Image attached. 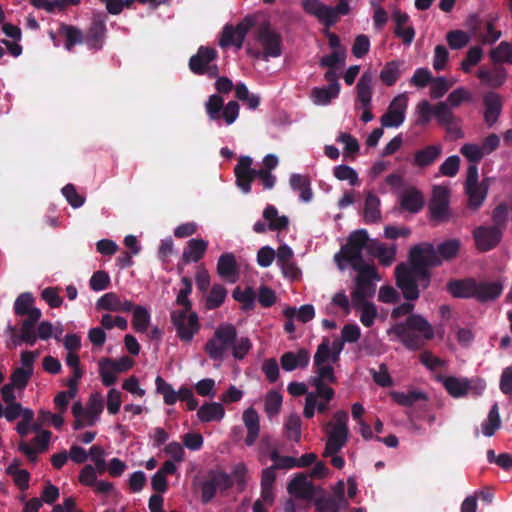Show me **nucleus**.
<instances>
[{
    "label": "nucleus",
    "instance_id": "1",
    "mask_svg": "<svg viewBox=\"0 0 512 512\" xmlns=\"http://www.w3.org/2000/svg\"><path fill=\"white\" fill-rule=\"evenodd\" d=\"M441 264L436 248L431 243H421L411 248L409 264L401 263L395 268L397 286L407 300L419 298L420 290L430 284L428 267Z\"/></svg>",
    "mask_w": 512,
    "mask_h": 512
},
{
    "label": "nucleus",
    "instance_id": "2",
    "mask_svg": "<svg viewBox=\"0 0 512 512\" xmlns=\"http://www.w3.org/2000/svg\"><path fill=\"white\" fill-rule=\"evenodd\" d=\"M251 340L246 337H237V330L233 324L222 323L214 331L213 336L204 346L209 358L220 366L231 352L232 357L243 360L252 349Z\"/></svg>",
    "mask_w": 512,
    "mask_h": 512
},
{
    "label": "nucleus",
    "instance_id": "3",
    "mask_svg": "<svg viewBox=\"0 0 512 512\" xmlns=\"http://www.w3.org/2000/svg\"><path fill=\"white\" fill-rule=\"evenodd\" d=\"M387 333L410 350L420 349L426 340L434 337L432 325L419 314H412L405 322L392 325Z\"/></svg>",
    "mask_w": 512,
    "mask_h": 512
},
{
    "label": "nucleus",
    "instance_id": "4",
    "mask_svg": "<svg viewBox=\"0 0 512 512\" xmlns=\"http://www.w3.org/2000/svg\"><path fill=\"white\" fill-rule=\"evenodd\" d=\"M253 159L250 156H241L238 164L234 168L236 185L245 194L251 191V183L255 178L262 181L265 189H272L276 182V177L264 169L252 168Z\"/></svg>",
    "mask_w": 512,
    "mask_h": 512
},
{
    "label": "nucleus",
    "instance_id": "5",
    "mask_svg": "<svg viewBox=\"0 0 512 512\" xmlns=\"http://www.w3.org/2000/svg\"><path fill=\"white\" fill-rule=\"evenodd\" d=\"M371 240L368 237V233L364 229L353 232L348 239L346 245L335 254L334 260L340 269H343L341 259H345L352 268H360V266H368L362 257V252L366 248L369 251V244Z\"/></svg>",
    "mask_w": 512,
    "mask_h": 512
},
{
    "label": "nucleus",
    "instance_id": "6",
    "mask_svg": "<svg viewBox=\"0 0 512 512\" xmlns=\"http://www.w3.org/2000/svg\"><path fill=\"white\" fill-rule=\"evenodd\" d=\"M204 107L209 120L219 127L230 126L239 117V104L236 101L224 104V99L219 94L210 95Z\"/></svg>",
    "mask_w": 512,
    "mask_h": 512
},
{
    "label": "nucleus",
    "instance_id": "7",
    "mask_svg": "<svg viewBox=\"0 0 512 512\" xmlns=\"http://www.w3.org/2000/svg\"><path fill=\"white\" fill-rule=\"evenodd\" d=\"M353 269L358 272V275L355 279V289L351 293L352 307H358L369 303L367 300L375 294L374 282L380 281L381 277L374 265Z\"/></svg>",
    "mask_w": 512,
    "mask_h": 512
},
{
    "label": "nucleus",
    "instance_id": "8",
    "mask_svg": "<svg viewBox=\"0 0 512 512\" xmlns=\"http://www.w3.org/2000/svg\"><path fill=\"white\" fill-rule=\"evenodd\" d=\"M446 389V391L454 398H461L468 394L479 396L486 388L484 380L475 378L455 377V376H442L436 377Z\"/></svg>",
    "mask_w": 512,
    "mask_h": 512
},
{
    "label": "nucleus",
    "instance_id": "9",
    "mask_svg": "<svg viewBox=\"0 0 512 512\" xmlns=\"http://www.w3.org/2000/svg\"><path fill=\"white\" fill-rule=\"evenodd\" d=\"M171 322L177 337L189 343L200 329L198 315L191 309L175 308L171 311Z\"/></svg>",
    "mask_w": 512,
    "mask_h": 512
},
{
    "label": "nucleus",
    "instance_id": "10",
    "mask_svg": "<svg viewBox=\"0 0 512 512\" xmlns=\"http://www.w3.org/2000/svg\"><path fill=\"white\" fill-rule=\"evenodd\" d=\"M256 39L263 48V52H255L253 55L264 60L270 57L276 58L282 54L281 36L270 27L269 24H262L257 31Z\"/></svg>",
    "mask_w": 512,
    "mask_h": 512
},
{
    "label": "nucleus",
    "instance_id": "11",
    "mask_svg": "<svg viewBox=\"0 0 512 512\" xmlns=\"http://www.w3.org/2000/svg\"><path fill=\"white\" fill-rule=\"evenodd\" d=\"M217 51L210 47L201 46L189 60L190 70L198 75L216 77L219 73L216 64Z\"/></svg>",
    "mask_w": 512,
    "mask_h": 512
},
{
    "label": "nucleus",
    "instance_id": "12",
    "mask_svg": "<svg viewBox=\"0 0 512 512\" xmlns=\"http://www.w3.org/2000/svg\"><path fill=\"white\" fill-rule=\"evenodd\" d=\"M254 25L255 18L253 16L245 17L236 26L226 25L223 28L219 45L222 48L234 46L237 50L241 49L247 33Z\"/></svg>",
    "mask_w": 512,
    "mask_h": 512
},
{
    "label": "nucleus",
    "instance_id": "13",
    "mask_svg": "<svg viewBox=\"0 0 512 512\" xmlns=\"http://www.w3.org/2000/svg\"><path fill=\"white\" fill-rule=\"evenodd\" d=\"M478 167L469 165L465 181V191L468 196V204L471 208H479L486 199L488 185L478 180Z\"/></svg>",
    "mask_w": 512,
    "mask_h": 512
},
{
    "label": "nucleus",
    "instance_id": "14",
    "mask_svg": "<svg viewBox=\"0 0 512 512\" xmlns=\"http://www.w3.org/2000/svg\"><path fill=\"white\" fill-rule=\"evenodd\" d=\"M408 108L407 93H400L390 102L387 111L381 116L380 122L384 128H398L406 118Z\"/></svg>",
    "mask_w": 512,
    "mask_h": 512
},
{
    "label": "nucleus",
    "instance_id": "15",
    "mask_svg": "<svg viewBox=\"0 0 512 512\" xmlns=\"http://www.w3.org/2000/svg\"><path fill=\"white\" fill-rule=\"evenodd\" d=\"M334 389L314 388L307 393L303 409L304 417L310 419L315 413H324L329 409V403L334 398Z\"/></svg>",
    "mask_w": 512,
    "mask_h": 512
},
{
    "label": "nucleus",
    "instance_id": "16",
    "mask_svg": "<svg viewBox=\"0 0 512 512\" xmlns=\"http://www.w3.org/2000/svg\"><path fill=\"white\" fill-rule=\"evenodd\" d=\"M450 190L445 186H435L429 209L434 220L443 221L449 216Z\"/></svg>",
    "mask_w": 512,
    "mask_h": 512
},
{
    "label": "nucleus",
    "instance_id": "17",
    "mask_svg": "<svg viewBox=\"0 0 512 512\" xmlns=\"http://www.w3.org/2000/svg\"><path fill=\"white\" fill-rule=\"evenodd\" d=\"M342 350V341H333V343H330L328 339H323L318 345L314 355V366L335 364L339 360Z\"/></svg>",
    "mask_w": 512,
    "mask_h": 512
},
{
    "label": "nucleus",
    "instance_id": "18",
    "mask_svg": "<svg viewBox=\"0 0 512 512\" xmlns=\"http://www.w3.org/2000/svg\"><path fill=\"white\" fill-rule=\"evenodd\" d=\"M42 312L40 309H34L31 315L22 321L19 334L15 335L12 339L14 345H20L22 342L33 346L37 341L35 332V324L41 318Z\"/></svg>",
    "mask_w": 512,
    "mask_h": 512
},
{
    "label": "nucleus",
    "instance_id": "19",
    "mask_svg": "<svg viewBox=\"0 0 512 512\" xmlns=\"http://www.w3.org/2000/svg\"><path fill=\"white\" fill-rule=\"evenodd\" d=\"M473 234L476 246L481 251L491 250L502 238V232L497 226H480Z\"/></svg>",
    "mask_w": 512,
    "mask_h": 512
},
{
    "label": "nucleus",
    "instance_id": "20",
    "mask_svg": "<svg viewBox=\"0 0 512 512\" xmlns=\"http://www.w3.org/2000/svg\"><path fill=\"white\" fill-rule=\"evenodd\" d=\"M303 10L318 19L322 24L330 27L333 25L332 6L326 5L320 0H302Z\"/></svg>",
    "mask_w": 512,
    "mask_h": 512
},
{
    "label": "nucleus",
    "instance_id": "21",
    "mask_svg": "<svg viewBox=\"0 0 512 512\" xmlns=\"http://www.w3.org/2000/svg\"><path fill=\"white\" fill-rule=\"evenodd\" d=\"M395 22V35L400 38L405 45H410L415 38V30L409 24V15L399 9H395L392 13Z\"/></svg>",
    "mask_w": 512,
    "mask_h": 512
},
{
    "label": "nucleus",
    "instance_id": "22",
    "mask_svg": "<svg viewBox=\"0 0 512 512\" xmlns=\"http://www.w3.org/2000/svg\"><path fill=\"white\" fill-rule=\"evenodd\" d=\"M133 306V302L122 299L114 292L104 294L96 302L97 309L113 312H129L132 310Z\"/></svg>",
    "mask_w": 512,
    "mask_h": 512
},
{
    "label": "nucleus",
    "instance_id": "23",
    "mask_svg": "<svg viewBox=\"0 0 512 512\" xmlns=\"http://www.w3.org/2000/svg\"><path fill=\"white\" fill-rule=\"evenodd\" d=\"M106 36L105 20L95 17L87 32L84 42L89 49L99 50L102 48Z\"/></svg>",
    "mask_w": 512,
    "mask_h": 512
},
{
    "label": "nucleus",
    "instance_id": "24",
    "mask_svg": "<svg viewBox=\"0 0 512 512\" xmlns=\"http://www.w3.org/2000/svg\"><path fill=\"white\" fill-rule=\"evenodd\" d=\"M242 420L247 430L245 443L247 446H252L255 444L260 434L259 415L253 407H249L243 412Z\"/></svg>",
    "mask_w": 512,
    "mask_h": 512
},
{
    "label": "nucleus",
    "instance_id": "25",
    "mask_svg": "<svg viewBox=\"0 0 512 512\" xmlns=\"http://www.w3.org/2000/svg\"><path fill=\"white\" fill-rule=\"evenodd\" d=\"M315 367V375L309 380L313 388L332 389L328 384L336 383L333 364H322Z\"/></svg>",
    "mask_w": 512,
    "mask_h": 512
},
{
    "label": "nucleus",
    "instance_id": "26",
    "mask_svg": "<svg viewBox=\"0 0 512 512\" xmlns=\"http://www.w3.org/2000/svg\"><path fill=\"white\" fill-rule=\"evenodd\" d=\"M310 360L309 352L306 349H299L296 352H286L281 356V366L285 371H293L297 368H305Z\"/></svg>",
    "mask_w": 512,
    "mask_h": 512
},
{
    "label": "nucleus",
    "instance_id": "27",
    "mask_svg": "<svg viewBox=\"0 0 512 512\" xmlns=\"http://www.w3.org/2000/svg\"><path fill=\"white\" fill-rule=\"evenodd\" d=\"M208 242L204 239L193 238L187 242L182 253L183 264L198 262L205 254Z\"/></svg>",
    "mask_w": 512,
    "mask_h": 512
},
{
    "label": "nucleus",
    "instance_id": "28",
    "mask_svg": "<svg viewBox=\"0 0 512 512\" xmlns=\"http://www.w3.org/2000/svg\"><path fill=\"white\" fill-rule=\"evenodd\" d=\"M442 154V146L434 144L424 147L415 152L413 157V165L425 168L432 165Z\"/></svg>",
    "mask_w": 512,
    "mask_h": 512
},
{
    "label": "nucleus",
    "instance_id": "29",
    "mask_svg": "<svg viewBox=\"0 0 512 512\" xmlns=\"http://www.w3.org/2000/svg\"><path fill=\"white\" fill-rule=\"evenodd\" d=\"M290 187L293 191L299 194V198L302 202L308 203L313 198V192L311 189V182L308 176L293 173L289 179Z\"/></svg>",
    "mask_w": 512,
    "mask_h": 512
},
{
    "label": "nucleus",
    "instance_id": "30",
    "mask_svg": "<svg viewBox=\"0 0 512 512\" xmlns=\"http://www.w3.org/2000/svg\"><path fill=\"white\" fill-rule=\"evenodd\" d=\"M369 253L375 256L383 266H390L396 256V246H387L378 240H371Z\"/></svg>",
    "mask_w": 512,
    "mask_h": 512
},
{
    "label": "nucleus",
    "instance_id": "31",
    "mask_svg": "<svg viewBox=\"0 0 512 512\" xmlns=\"http://www.w3.org/2000/svg\"><path fill=\"white\" fill-rule=\"evenodd\" d=\"M503 286L499 282H475L474 297L481 302L495 300L502 293Z\"/></svg>",
    "mask_w": 512,
    "mask_h": 512
},
{
    "label": "nucleus",
    "instance_id": "32",
    "mask_svg": "<svg viewBox=\"0 0 512 512\" xmlns=\"http://www.w3.org/2000/svg\"><path fill=\"white\" fill-rule=\"evenodd\" d=\"M225 416V409L221 403L210 402L201 405L197 410L200 422H219Z\"/></svg>",
    "mask_w": 512,
    "mask_h": 512
},
{
    "label": "nucleus",
    "instance_id": "33",
    "mask_svg": "<svg viewBox=\"0 0 512 512\" xmlns=\"http://www.w3.org/2000/svg\"><path fill=\"white\" fill-rule=\"evenodd\" d=\"M340 85H327L324 87H314L311 90L312 102L317 106H327L331 101L338 97Z\"/></svg>",
    "mask_w": 512,
    "mask_h": 512
},
{
    "label": "nucleus",
    "instance_id": "34",
    "mask_svg": "<svg viewBox=\"0 0 512 512\" xmlns=\"http://www.w3.org/2000/svg\"><path fill=\"white\" fill-rule=\"evenodd\" d=\"M218 274L231 283H235L238 279L236 268V260L232 253L222 254L217 263Z\"/></svg>",
    "mask_w": 512,
    "mask_h": 512
},
{
    "label": "nucleus",
    "instance_id": "35",
    "mask_svg": "<svg viewBox=\"0 0 512 512\" xmlns=\"http://www.w3.org/2000/svg\"><path fill=\"white\" fill-rule=\"evenodd\" d=\"M288 491L291 495L301 499H310L314 495L313 485L304 475L292 479L288 485Z\"/></svg>",
    "mask_w": 512,
    "mask_h": 512
},
{
    "label": "nucleus",
    "instance_id": "36",
    "mask_svg": "<svg viewBox=\"0 0 512 512\" xmlns=\"http://www.w3.org/2000/svg\"><path fill=\"white\" fill-rule=\"evenodd\" d=\"M401 207L411 213L419 212L424 206V198L420 191L415 188L405 190L401 196Z\"/></svg>",
    "mask_w": 512,
    "mask_h": 512
},
{
    "label": "nucleus",
    "instance_id": "37",
    "mask_svg": "<svg viewBox=\"0 0 512 512\" xmlns=\"http://www.w3.org/2000/svg\"><path fill=\"white\" fill-rule=\"evenodd\" d=\"M263 218L268 224V229L280 233L289 225V219L285 215H279L273 205H268L263 211Z\"/></svg>",
    "mask_w": 512,
    "mask_h": 512
},
{
    "label": "nucleus",
    "instance_id": "38",
    "mask_svg": "<svg viewBox=\"0 0 512 512\" xmlns=\"http://www.w3.org/2000/svg\"><path fill=\"white\" fill-rule=\"evenodd\" d=\"M357 100L361 104V107L371 106L372 101V75L365 72L360 77L357 85Z\"/></svg>",
    "mask_w": 512,
    "mask_h": 512
},
{
    "label": "nucleus",
    "instance_id": "39",
    "mask_svg": "<svg viewBox=\"0 0 512 512\" xmlns=\"http://www.w3.org/2000/svg\"><path fill=\"white\" fill-rule=\"evenodd\" d=\"M391 397L397 404L405 407H412L419 402H426L428 399L426 393L421 390L393 391Z\"/></svg>",
    "mask_w": 512,
    "mask_h": 512
},
{
    "label": "nucleus",
    "instance_id": "40",
    "mask_svg": "<svg viewBox=\"0 0 512 512\" xmlns=\"http://www.w3.org/2000/svg\"><path fill=\"white\" fill-rule=\"evenodd\" d=\"M347 439L348 431L332 428L328 435L324 456L338 453L347 442Z\"/></svg>",
    "mask_w": 512,
    "mask_h": 512
},
{
    "label": "nucleus",
    "instance_id": "41",
    "mask_svg": "<svg viewBox=\"0 0 512 512\" xmlns=\"http://www.w3.org/2000/svg\"><path fill=\"white\" fill-rule=\"evenodd\" d=\"M477 76L484 84L491 87H499L506 79V70L499 66H495L492 69L481 68Z\"/></svg>",
    "mask_w": 512,
    "mask_h": 512
},
{
    "label": "nucleus",
    "instance_id": "42",
    "mask_svg": "<svg viewBox=\"0 0 512 512\" xmlns=\"http://www.w3.org/2000/svg\"><path fill=\"white\" fill-rule=\"evenodd\" d=\"M475 289V281L467 280H453L448 282L447 291L456 298H473Z\"/></svg>",
    "mask_w": 512,
    "mask_h": 512
},
{
    "label": "nucleus",
    "instance_id": "43",
    "mask_svg": "<svg viewBox=\"0 0 512 512\" xmlns=\"http://www.w3.org/2000/svg\"><path fill=\"white\" fill-rule=\"evenodd\" d=\"M103 407L102 395L98 392L91 394L85 410V419L88 425H94L100 419Z\"/></svg>",
    "mask_w": 512,
    "mask_h": 512
},
{
    "label": "nucleus",
    "instance_id": "44",
    "mask_svg": "<svg viewBox=\"0 0 512 512\" xmlns=\"http://www.w3.org/2000/svg\"><path fill=\"white\" fill-rule=\"evenodd\" d=\"M131 311H133V329L139 333L146 332L151 322V314L148 309L141 305H134Z\"/></svg>",
    "mask_w": 512,
    "mask_h": 512
},
{
    "label": "nucleus",
    "instance_id": "45",
    "mask_svg": "<svg viewBox=\"0 0 512 512\" xmlns=\"http://www.w3.org/2000/svg\"><path fill=\"white\" fill-rule=\"evenodd\" d=\"M485 103V121L492 126L498 119L501 112V103L496 94L490 93L484 98Z\"/></svg>",
    "mask_w": 512,
    "mask_h": 512
},
{
    "label": "nucleus",
    "instance_id": "46",
    "mask_svg": "<svg viewBox=\"0 0 512 512\" xmlns=\"http://www.w3.org/2000/svg\"><path fill=\"white\" fill-rule=\"evenodd\" d=\"M6 473L13 478L14 483L21 490L28 489L30 473L26 469L20 468V463L18 460H14L8 465L6 468Z\"/></svg>",
    "mask_w": 512,
    "mask_h": 512
},
{
    "label": "nucleus",
    "instance_id": "47",
    "mask_svg": "<svg viewBox=\"0 0 512 512\" xmlns=\"http://www.w3.org/2000/svg\"><path fill=\"white\" fill-rule=\"evenodd\" d=\"M114 367V360L112 359L102 358L98 361L100 378L105 386L113 385L118 379L119 373Z\"/></svg>",
    "mask_w": 512,
    "mask_h": 512
},
{
    "label": "nucleus",
    "instance_id": "48",
    "mask_svg": "<svg viewBox=\"0 0 512 512\" xmlns=\"http://www.w3.org/2000/svg\"><path fill=\"white\" fill-rule=\"evenodd\" d=\"M501 426L498 405L495 403L490 409L487 418L482 422V433L486 437H491Z\"/></svg>",
    "mask_w": 512,
    "mask_h": 512
},
{
    "label": "nucleus",
    "instance_id": "49",
    "mask_svg": "<svg viewBox=\"0 0 512 512\" xmlns=\"http://www.w3.org/2000/svg\"><path fill=\"white\" fill-rule=\"evenodd\" d=\"M59 32L66 40L65 48L67 51H71L74 45L84 41L82 31L74 26L62 24Z\"/></svg>",
    "mask_w": 512,
    "mask_h": 512
},
{
    "label": "nucleus",
    "instance_id": "50",
    "mask_svg": "<svg viewBox=\"0 0 512 512\" xmlns=\"http://www.w3.org/2000/svg\"><path fill=\"white\" fill-rule=\"evenodd\" d=\"M490 58L495 63L512 64V41L501 42L497 47L490 51Z\"/></svg>",
    "mask_w": 512,
    "mask_h": 512
},
{
    "label": "nucleus",
    "instance_id": "51",
    "mask_svg": "<svg viewBox=\"0 0 512 512\" xmlns=\"http://www.w3.org/2000/svg\"><path fill=\"white\" fill-rule=\"evenodd\" d=\"M235 96L239 101L247 105L249 109H256L260 103V97L257 94L250 93L244 83H238L235 86Z\"/></svg>",
    "mask_w": 512,
    "mask_h": 512
},
{
    "label": "nucleus",
    "instance_id": "52",
    "mask_svg": "<svg viewBox=\"0 0 512 512\" xmlns=\"http://www.w3.org/2000/svg\"><path fill=\"white\" fill-rule=\"evenodd\" d=\"M380 199L372 194L369 193L365 200V206H364V217L366 222H376L380 219L381 213H380Z\"/></svg>",
    "mask_w": 512,
    "mask_h": 512
},
{
    "label": "nucleus",
    "instance_id": "53",
    "mask_svg": "<svg viewBox=\"0 0 512 512\" xmlns=\"http://www.w3.org/2000/svg\"><path fill=\"white\" fill-rule=\"evenodd\" d=\"M285 315L291 319H297L303 323L312 320L315 316L314 307L310 304H305L299 308L288 307L285 310Z\"/></svg>",
    "mask_w": 512,
    "mask_h": 512
},
{
    "label": "nucleus",
    "instance_id": "54",
    "mask_svg": "<svg viewBox=\"0 0 512 512\" xmlns=\"http://www.w3.org/2000/svg\"><path fill=\"white\" fill-rule=\"evenodd\" d=\"M34 298L31 293L25 292L20 294L14 303L15 314L19 316H30L36 307H33Z\"/></svg>",
    "mask_w": 512,
    "mask_h": 512
},
{
    "label": "nucleus",
    "instance_id": "55",
    "mask_svg": "<svg viewBox=\"0 0 512 512\" xmlns=\"http://www.w3.org/2000/svg\"><path fill=\"white\" fill-rule=\"evenodd\" d=\"M155 385L157 393L163 395L165 404L173 405L178 401L177 391H175L162 377H156Z\"/></svg>",
    "mask_w": 512,
    "mask_h": 512
},
{
    "label": "nucleus",
    "instance_id": "56",
    "mask_svg": "<svg viewBox=\"0 0 512 512\" xmlns=\"http://www.w3.org/2000/svg\"><path fill=\"white\" fill-rule=\"evenodd\" d=\"M401 62L391 61L386 63L382 71L380 72V79L383 83L388 86H392L396 83L400 76Z\"/></svg>",
    "mask_w": 512,
    "mask_h": 512
},
{
    "label": "nucleus",
    "instance_id": "57",
    "mask_svg": "<svg viewBox=\"0 0 512 512\" xmlns=\"http://www.w3.org/2000/svg\"><path fill=\"white\" fill-rule=\"evenodd\" d=\"M434 117L441 125H453L456 123V117L448 106V103L439 102L434 106Z\"/></svg>",
    "mask_w": 512,
    "mask_h": 512
},
{
    "label": "nucleus",
    "instance_id": "58",
    "mask_svg": "<svg viewBox=\"0 0 512 512\" xmlns=\"http://www.w3.org/2000/svg\"><path fill=\"white\" fill-rule=\"evenodd\" d=\"M282 395L278 391H270L265 397L264 409L269 418L277 415L282 406Z\"/></svg>",
    "mask_w": 512,
    "mask_h": 512
},
{
    "label": "nucleus",
    "instance_id": "59",
    "mask_svg": "<svg viewBox=\"0 0 512 512\" xmlns=\"http://www.w3.org/2000/svg\"><path fill=\"white\" fill-rule=\"evenodd\" d=\"M227 290L219 284H215L206 298V307L215 309L219 307L226 299Z\"/></svg>",
    "mask_w": 512,
    "mask_h": 512
},
{
    "label": "nucleus",
    "instance_id": "60",
    "mask_svg": "<svg viewBox=\"0 0 512 512\" xmlns=\"http://www.w3.org/2000/svg\"><path fill=\"white\" fill-rule=\"evenodd\" d=\"M287 437L295 442H299L301 438V420L297 414H291L287 417L284 424Z\"/></svg>",
    "mask_w": 512,
    "mask_h": 512
},
{
    "label": "nucleus",
    "instance_id": "61",
    "mask_svg": "<svg viewBox=\"0 0 512 512\" xmlns=\"http://www.w3.org/2000/svg\"><path fill=\"white\" fill-rule=\"evenodd\" d=\"M459 248L460 241L457 239H451L441 243L436 250L442 262L443 260H449L455 257L459 251Z\"/></svg>",
    "mask_w": 512,
    "mask_h": 512
},
{
    "label": "nucleus",
    "instance_id": "62",
    "mask_svg": "<svg viewBox=\"0 0 512 512\" xmlns=\"http://www.w3.org/2000/svg\"><path fill=\"white\" fill-rule=\"evenodd\" d=\"M470 39V35L462 30L451 31L446 36L448 45L455 50L465 47L470 42Z\"/></svg>",
    "mask_w": 512,
    "mask_h": 512
},
{
    "label": "nucleus",
    "instance_id": "63",
    "mask_svg": "<svg viewBox=\"0 0 512 512\" xmlns=\"http://www.w3.org/2000/svg\"><path fill=\"white\" fill-rule=\"evenodd\" d=\"M333 174L340 181H348L351 186L358 184V174L350 166L338 165L334 168Z\"/></svg>",
    "mask_w": 512,
    "mask_h": 512
},
{
    "label": "nucleus",
    "instance_id": "64",
    "mask_svg": "<svg viewBox=\"0 0 512 512\" xmlns=\"http://www.w3.org/2000/svg\"><path fill=\"white\" fill-rule=\"evenodd\" d=\"M483 57V49L480 46H474L467 52L465 59L461 62V68L465 72H470L472 67L477 65Z\"/></svg>",
    "mask_w": 512,
    "mask_h": 512
}]
</instances>
